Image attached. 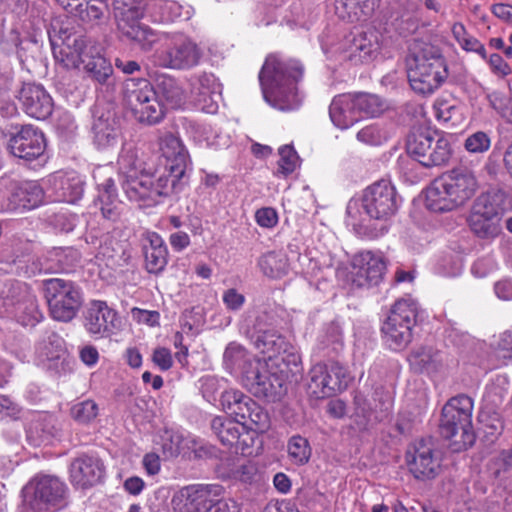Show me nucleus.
<instances>
[{
	"label": "nucleus",
	"instance_id": "30",
	"mask_svg": "<svg viewBox=\"0 0 512 512\" xmlns=\"http://www.w3.org/2000/svg\"><path fill=\"white\" fill-rule=\"evenodd\" d=\"M83 68L87 78L95 84L106 86L107 88L114 85L113 66L110 61L101 54L97 44L95 48H93V53H90L85 60Z\"/></svg>",
	"mask_w": 512,
	"mask_h": 512
},
{
	"label": "nucleus",
	"instance_id": "19",
	"mask_svg": "<svg viewBox=\"0 0 512 512\" xmlns=\"http://www.w3.org/2000/svg\"><path fill=\"white\" fill-rule=\"evenodd\" d=\"M160 150L165 159V174L181 182L188 166V153L181 140L171 133L160 138Z\"/></svg>",
	"mask_w": 512,
	"mask_h": 512
},
{
	"label": "nucleus",
	"instance_id": "39",
	"mask_svg": "<svg viewBox=\"0 0 512 512\" xmlns=\"http://www.w3.org/2000/svg\"><path fill=\"white\" fill-rule=\"evenodd\" d=\"M471 209L500 223L506 212L505 200L500 194L483 193L476 198Z\"/></svg>",
	"mask_w": 512,
	"mask_h": 512
},
{
	"label": "nucleus",
	"instance_id": "1",
	"mask_svg": "<svg viewBox=\"0 0 512 512\" xmlns=\"http://www.w3.org/2000/svg\"><path fill=\"white\" fill-rule=\"evenodd\" d=\"M400 203L401 198L389 181H377L366 187L360 197L349 200L346 207L348 224L360 237H381L388 232Z\"/></svg>",
	"mask_w": 512,
	"mask_h": 512
},
{
	"label": "nucleus",
	"instance_id": "38",
	"mask_svg": "<svg viewBox=\"0 0 512 512\" xmlns=\"http://www.w3.org/2000/svg\"><path fill=\"white\" fill-rule=\"evenodd\" d=\"M73 10L74 12L71 15L78 17L83 23L91 26L106 23L110 15L107 3L103 2L95 4L91 1H82L81 3H76Z\"/></svg>",
	"mask_w": 512,
	"mask_h": 512
},
{
	"label": "nucleus",
	"instance_id": "16",
	"mask_svg": "<svg viewBox=\"0 0 512 512\" xmlns=\"http://www.w3.org/2000/svg\"><path fill=\"white\" fill-rule=\"evenodd\" d=\"M202 54L196 42L187 37H179L165 49L156 52L155 63L162 68L189 70L200 63Z\"/></svg>",
	"mask_w": 512,
	"mask_h": 512
},
{
	"label": "nucleus",
	"instance_id": "12",
	"mask_svg": "<svg viewBox=\"0 0 512 512\" xmlns=\"http://www.w3.org/2000/svg\"><path fill=\"white\" fill-rule=\"evenodd\" d=\"M23 495L25 503L40 512L64 505L66 485L56 476L41 475L24 487Z\"/></svg>",
	"mask_w": 512,
	"mask_h": 512
},
{
	"label": "nucleus",
	"instance_id": "40",
	"mask_svg": "<svg viewBox=\"0 0 512 512\" xmlns=\"http://www.w3.org/2000/svg\"><path fill=\"white\" fill-rule=\"evenodd\" d=\"M97 201L100 203V210L104 218L115 221L119 212L117 209V189L112 178L105 179L98 183Z\"/></svg>",
	"mask_w": 512,
	"mask_h": 512
},
{
	"label": "nucleus",
	"instance_id": "18",
	"mask_svg": "<svg viewBox=\"0 0 512 512\" xmlns=\"http://www.w3.org/2000/svg\"><path fill=\"white\" fill-rule=\"evenodd\" d=\"M17 98L23 111L32 118L45 120L53 112V99L40 84L24 83Z\"/></svg>",
	"mask_w": 512,
	"mask_h": 512
},
{
	"label": "nucleus",
	"instance_id": "48",
	"mask_svg": "<svg viewBox=\"0 0 512 512\" xmlns=\"http://www.w3.org/2000/svg\"><path fill=\"white\" fill-rule=\"evenodd\" d=\"M378 49L379 46L377 42L368 39L366 34H361L353 41L350 58L359 60L360 62H366L377 54Z\"/></svg>",
	"mask_w": 512,
	"mask_h": 512
},
{
	"label": "nucleus",
	"instance_id": "51",
	"mask_svg": "<svg viewBox=\"0 0 512 512\" xmlns=\"http://www.w3.org/2000/svg\"><path fill=\"white\" fill-rule=\"evenodd\" d=\"M242 429L247 428L254 432L264 433L270 427V418L268 413L257 403L251 407L246 416V421L241 425Z\"/></svg>",
	"mask_w": 512,
	"mask_h": 512
},
{
	"label": "nucleus",
	"instance_id": "63",
	"mask_svg": "<svg viewBox=\"0 0 512 512\" xmlns=\"http://www.w3.org/2000/svg\"><path fill=\"white\" fill-rule=\"evenodd\" d=\"M222 299L226 308L231 311H238L245 303V296L235 288L227 289L223 293Z\"/></svg>",
	"mask_w": 512,
	"mask_h": 512
},
{
	"label": "nucleus",
	"instance_id": "11",
	"mask_svg": "<svg viewBox=\"0 0 512 512\" xmlns=\"http://www.w3.org/2000/svg\"><path fill=\"white\" fill-rule=\"evenodd\" d=\"M309 378V391L318 399L344 391L352 381L347 367L337 361L314 365L309 371Z\"/></svg>",
	"mask_w": 512,
	"mask_h": 512
},
{
	"label": "nucleus",
	"instance_id": "21",
	"mask_svg": "<svg viewBox=\"0 0 512 512\" xmlns=\"http://www.w3.org/2000/svg\"><path fill=\"white\" fill-rule=\"evenodd\" d=\"M104 473V465L96 456L83 454L75 458L70 464L72 484L83 489L99 483Z\"/></svg>",
	"mask_w": 512,
	"mask_h": 512
},
{
	"label": "nucleus",
	"instance_id": "49",
	"mask_svg": "<svg viewBox=\"0 0 512 512\" xmlns=\"http://www.w3.org/2000/svg\"><path fill=\"white\" fill-rule=\"evenodd\" d=\"M287 449L289 457L295 464L303 465L311 457L309 441L301 435L292 436L288 441Z\"/></svg>",
	"mask_w": 512,
	"mask_h": 512
},
{
	"label": "nucleus",
	"instance_id": "3",
	"mask_svg": "<svg viewBox=\"0 0 512 512\" xmlns=\"http://www.w3.org/2000/svg\"><path fill=\"white\" fill-rule=\"evenodd\" d=\"M406 65L410 86L419 94H432L448 77L440 48L421 40H414L410 45Z\"/></svg>",
	"mask_w": 512,
	"mask_h": 512
},
{
	"label": "nucleus",
	"instance_id": "33",
	"mask_svg": "<svg viewBox=\"0 0 512 512\" xmlns=\"http://www.w3.org/2000/svg\"><path fill=\"white\" fill-rule=\"evenodd\" d=\"M221 405L225 412L234 417V421L241 424L246 421V416L256 402L239 390H226L221 395Z\"/></svg>",
	"mask_w": 512,
	"mask_h": 512
},
{
	"label": "nucleus",
	"instance_id": "9",
	"mask_svg": "<svg viewBox=\"0 0 512 512\" xmlns=\"http://www.w3.org/2000/svg\"><path fill=\"white\" fill-rule=\"evenodd\" d=\"M42 289L51 317L59 322L72 321L83 303L80 287L73 281L50 278L42 281Z\"/></svg>",
	"mask_w": 512,
	"mask_h": 512
},
{
	"label": "nucleus",
	"instance_id": "14",
	"mask_svg": "<svg viewBox=\"0 0 512 512\" xmlns=\"http://www.w3.org/2000/svg\"><path fill=\"white\" fill-rule=\"evenodd\" d=\"M9 137L8 150L25 162H31L43 156L46 149L44 134L32 125H11L3 131Z\"/></svg>",
	"mask_w": 512,
	"mask_h": 512
},
{
	"label": "nucleus",
	"instance_id": "32",
	"mask_svg": "<svg viewBox=\"0 0 512 512\" xmlns=\"http://www.w3.org/2000/svg\"><path fill=\"white\" fill-rule=\"evenodd\" d=\"M410 368L418 374L436 373L443 368L444 354L432 347H419L408 356Z\"/></svg>",
	"mask_w": 512,
	"mask_h": 512
},
{
	"label": "nucleus",
	"instance_id": "58",
	"mask_svg": "<svg viewBox=\"0 0 512 512\" xmlns=\"http://www.w3.org/2000/svg\"><path fill=\"white\" fill-rule=\"evenodd\" d=\"M436 117L443 122H450L457 120L459 115V107L451 104L447 100H439L435 104Z\"/></svg>",
	"mask_w": 512,
	"mask_h": 512
},
{
	"label": "nucleus",
	"instance_id": "17",
	"mask_svg": "<svg viewBox=\"0 0 512 512\" xmlns=\"http://www.w3.org/2000/svg\"><path fill=\"white\" fill-rule=\"evenodd\" d=\"M96 43L83 35H69L59 47L53 46L55 60L66 69H78L84 64Z\"/></svg>",
	"mask_w": 512,
	"mask_h": 512
},
{
	"label": "nucleus",
	"instance_id": "22",
	"mask_svg": "<svg viewBox=\"0 0 512 512\" xmlns=\"http://www.w3.org/2000/svg\"><path fill=\"white\" fill-rule=\"evenodd\" d=\"M11 195L1 208L6 211L30 210L42 203L43 190L35 181L16 183L10 181Z\"/></svg>",
	"mask_w": 512,
	"mask_h": 512
},
{
	"label": "nucleus",
	"instance_id": "36",
	"mask_svg": "<svg viewBox=\"0 0 512 512\" xmlns=\"http://www.w3.org/2000/svg\"><path fill=\"white\" fill-rule=\"evenodd\" d=\"M252 362L260 361L250 355L242 345L236 342L227 345L223 354V365L229 373H239L242 379Z\"/></svg>",
	"mask_w": 512,
	"mask_h": 512
},
{
	"label": "nucleus",
	"instance_id": "52",
	"mask_svg": "<svg viewBox=\"0 0 512 512\" xmlns=\"http://www.w3.org/2000/svg\"><path fill=\"white\" fill-rule=\"evenodd\" d=\"M279 161L276 174L288 176L296 169L299 157L292 146L285 145L279 149Z\"/></svg>",
	"mask_w": 512,
	"mask_h": 512
},
{
	"label": "nucleus",
	"instance_id": "62",
	"mask_svg": "<svg viewBox=\"0 0 512 512\" xmlns=\"http://www.w3.org/2000/svg\"><path fill=\"white\" fill-rule=\"evenodd\" d=\"M255 218L258 225L265 228H272L278 222L277 212L271 207L258 209L255 213Z\"/></svg>",
	"mask_w": 512,
	"mask_h": 512
},
{
	"label": "nucleus",
	"instance_id": "54",
	"mask_svg": "<svg viewBox=\"0 0 512 512\" xmlns=\"http://www.w3.org/2000/svg\"><path fill=\"white\" fill-rule=\"evenodd\" d=\"M98 415V405L93 400L76 403L71 408V416L77 422L87 424Z\"/></svg>",
	"mask_w": 512,
	"mask_h": 512
},
{
	"label": "nucleus",
	"instance_id": "59",
	"mask_svg": "<svg viewBox=\"0 0 512 512\" xmlns=\"http://www.w3.org/2000/svg\"><path fill=\"white\" fill-rule=\"evenodd\" d=\"M119 164L122 169L126 170V175L139 173L141 169L146 168L143 166V163L137 159L135 152L131 150L125 151L120 155Z\"/></svg>",
	"mask_w": 512,
	"mask_h": 512
},
{
	"label": "nucleus",
	"instance_id": "26",
	"mask_svg": "<svg viewBox=\"0 0 512 512\" xmlns=\"http://www.w3.org/2000/svg\"><path fill=\"white\" fill-rule=\"evenodd\" d=\"M354 266L357 270L353 275V283L358 287L377 285L385 270L383 260L370 251L363 252L356 257Z\"/></svg>",
	"mask_w": 512,
	"mask_h": 512
},
{
	"label": "nucleus",
	"instance_id": "61",
	"mask_svg": "<svg viewBox=\"0 0 512 512\" xmlns=\"http://www.w3.org/2000/svg\"><path fill=\"white\" fill-rule=\"evenodd\" d=\"M495 351L503 359H512V330L500 334Z\"/></svg>",
	"mask_w": 512,
	"mask_h": 512
},
{
	"label": "nucleus",
	"instance_id": "46",
	"mask_svg": "<svg viewBox=\"0 0 512 512\" xmlns=\"http://www.w3.org/2000/svg\"><path fill=\"white\" fill-rule=\"evenodd\" d=\"M467 221L471 231L482 239L495 238L501 232L500 223L488 219L487 216H480V213L472 209Z\"/></svg>",
	"mask_w": 512,
	"mask_h": 512
},
{
	"label": "nucleus",
	"instance_id": "57",
	"mask_svg": "<svg viewBox=\"0 0 512 512\" xmlns=\"http://www.w3.org/2000/svg\"><path fill=\"white\" fill-rule=\"evenodd\" d=\"M16 273L25 277H31L41 271L38 262L31 255L17 258L13 261Z\"/></svg>",
	"mask_w": 512,
	"mask_h": 512
},
{
	"label": "nucleus",
	"instance_id": "41",
	"mask_svg": "<svg viewBox=\"0 0 512 512\" xmlns=\"http://www.w3.org/2000/svg\"><path fill=\"white\" fill-rule=\"evenodd\" d=\"M40 355L47 361H65L66 347L64 339L53 330H46L39 342Z\"/></svg>",
	"mask_w": 512,
	"mask_h": 512
},
{
	"label": "nucleus",
	"instance_id": "37",
	"mask_svg": "<svg viewBox=\"0 0 512 512\" xmlns=\"http://www.w3.org/2000/svg\"><path fill=\"white\" fill-rule=\"evenodd\" d=\"M452 155V148L449 140L435 131L431 145L425 152L420 164L424 167L431 168L441 166L448 163Z\"/></svg>",
	"mask_w": 512,
	"mask_h": 512
},
{
	"label": "nucleus",
	"instance_id": "50",
	"mask_svg": "<svg viewBox=\"0 0 512 512\" xmlns=\"http://www.w3.org/2000/svg\"><path fill=\"white\" fill-rule=\"evenodd\" d=\"M354 405L355 416L357 418L356 423L361 429L366 430L371 424L380 420L376 415L373 417L371 405L364 395L356 394L354 397Z\"/></svg>",
	"mask_w": 512,
	"mask_h": 512
},
{
	"label": "nucleus",
	"instance_id": "23",
	"mask_svg": "<svg viewBox=\"0 0 512 512\" xmlns=\"http://www.w3.org/2000/svg\"><path fill=\"white\" fill-rule=\"evenodd\" d=\"M117 313L105 302L94 301L84 314V326L93 335L109 336L116 327Z\"/></svg>",
	"mask_w": 512,
	"mask_h": 512
},
{
	"label": "nucleus",
	"instance_id": "55",
	"mask_svg": "<svg viewBox=\"0 0 512 512\" xmlns=\"http://www.w3.org/2000/svg\"><path fill=\"white\" fill-rule=\"evenodd\" d=\"M182 435L174 432L165 431L161 436L162 452L166 458L177 457L181 452Z\"/></svg>",
	"mask_w": 512,
	"mask_h": 512
},
{
	"label": "nucleus",
	"instance_id": "24",
	"mask_svg": "<svg viewBox=\"0 0 512 512\" xmlns=\"http://www.w3.org/2000/svg\"><path fill=\"white\" fill-rule=\"evenodd\" d=\"M156 99L163 110L178 109L186 103L187 94L181 83L175 77L161 73L154 79Z\"/></svg>",
	"mask_w": 512,
	"mask_h": 512
},
{
	"label": "nucleus",
	"instance_id": "10",
	"mask_svg": "<svg viewBox=\"0 0 512 512\" xmlns=\"http://www.w3.org/2000/svg\"><path fill=\"white\" fill-rule=\"evenodd\" d=\"M416 317L417 304L414 300L400 299L394 303L381 328L384 341L391 349H403L411 342Z\"/></svg>",
	"mask_w": 512,
	"mask_h": 512
},
{
	"label": "nucleus",
	"instance_id": "8",
	"mask_svg": "<svg viewBox=\"0 0 512 512\" xmlns=\"http://www.w3.org/2000/svg\"><path fill=\"white\" fill-rule=\"evenodd\" d=\"M123 99L140 123L154 125L165 115L156 99L155 87L148 79L131 77L123 83Z\"/></svg>",
	"mask_w": 512,
	"mask_h": 512
},
{
	"label": "nucleus",
	"instance_id": "7",
	"mask_svg": "<svg viewBox=\"0 0 512 512\" xmlns=\"http://www.w3.org/2000/svg\"><path fill=\"white\" fill-rule=\"evenodd\" d=\"M122 189L131 201L146 205L159 203L160 198L168 197L182 189L181 182L157 169L143 168L139 173L125 175Z\"/></svg>",
	"mask_w": 512,
	"mask_h": 512
},
{
	"label": "nucleus",
	"instance_id": "27",
	"mask_svg": "<svg viewBox=\"0 0 512 512\" xmlns=\"http://www.w3.org/2000/svg\"><path fill=\"white\" fill-rule=\"evenodd\" d=\"M142 250L146 270L152 274L162 272L168 262V250L161 236L156 232H145L142 235Z\"/></svg>",
	"mask_w": 512,
	"mask_h": 512
},
{
	"label": "nucleus",
	"instance_id": "64",
	"mask_svg": "<svg viewBox=\"0 0 512 512\" xmlns=\"http://www.w3.org/2000/svg\"><path fill=\"white\" fill-rule=\"evenodd\" d=\"M152 361L163 371L169 370L173 365L171 352L164 347H158L154 350Z\"/></svg>",
	"mask_w": 512,
	"mask_h": 512
},
{
	"label": "nucleus",
	"instance_id": "56",
	"mask_svg": "<svg viewBox=\"0 0 512 512\" xmlns=\"http://www.w3.org/2000/svg\"><path fill=\"white\" fill-rule=\"evenodd\" d=\"M490 145V137L482 131L469 135L464 143L465 149L470 153H484L490 148Z\"/></svg>",
	"mask_w": 512,
	"mask_h": 512
},
{
	"label": "nucleus",
	"instance_id": "31",
	"mask_svg": "<svg viewBox=\"0 0 512 512\" xmlns=\"http://www.w3.org/2000/svg\"><path fill=\"white\" fill-rule=\"evenodd\" d=\"M329 115L333 124L340 129H347L359 121L352 93L335 96L329 107Z\"/></svg>",
	"mask_w": 512,
	"mask_h": 512
},
{
	"label": "nucleus",
	"instance_id": "60",
	"mask_svg": "<svg viewBox=\"0 0 512 512\" xmlns=\"http://www.w3.org/2000/svg\"><path fill=\"white\" fill-rule=\"evenodd\" d=\"M497 268L495 260L491 256L479 258L472 265L471 271L477 277H486Z\"/></svg>",
	"mask_w": 512,
	"mask_h": 512
},
{
	"label": "nucleus",
	"instance_id": "47",
	"mask_svg": "<svg viewBox=\"0 0 512 512\" xmlns=\"http://www.w3.org/2000/svg\"><path fill=\"white\" fill-rule=\"evenodd\" d=\"M258 265L261 271L270 278H281L288 272V259L280 252H268L260 257Z\"/></svg>",
	"mask_w": 512,
	"mask_h": 512
},
{
	"label": "nucleus",
	"instance_id": "53",
	"mask_svg": "<svg viewBox=\"0 0 512 512\" xmlns=\"http://www.w3.org/2000/svg\"><path fill=\"white\" fill-rule=\"evenodd\" d=\"M487 468L494 477H499L501 473L512 469V447L502 450L493 455L488 463Z\"/></svg>",
	"mask_w": 512,
	"mask_h": 512
},
{
	"label": "nucleus",
	"instance_id": "42",
	"mask_svg": "<svg viewBox=\"0 0 512 512\" xmlns=\"http://www.w3.org/2000/svg\"><path fill=\"white\" fill-rule=\"evenodd\" d=\"M210 427L219 441L224 446L231 448L238 441L239 431L242 429L241 424L224 416L214 417L211 420Z\"/></svg>",
	"mask_w": 512,
	"mask_h": 512
},
{
	"label": "nucleus",
	"instance_id": "29",
	"mask_svg": "<svg viewBox=\"0 0 512 512\" xmlns=\"http://www.w3.org/2000/svg\"><path fill=\"white\" fill-rule=\"evenodd\" d=\"M32 292L25 282L5 279L0 282V316L9 317Z\"/></svg>",
	"mask_w": 512,
	"mask_h": 512
},
{
	"label": "nucleus",
	"instance_id": "4",
	"mask_svg": "<svg viewBox=\"0 0 512 512\" xmlns=\"http://www.w3.org/2000/svg\"><path fill=\"white\" fill-rule=\"evenodd\" d=\"M478 188L474 174L467 169H454L435 179L426 190V207L436 213L463 206Z\"/></svg>",
	"mask_w": 512,
	"mask_h": 512
},
{
	"label": "nucleus",
	"instance_id": "44",
	"mask_svg": "<svg viewBox=\"0 0 512 512\" xmlns=\"http://www.w3.org/2000/svg\"><path fill=\"white\" fill-rule=\"evenodd\" d=\"M352 96L356 104L359 118L363 116L377 117L387 108L385 100L376 94L359 92L352 94Z\"/></svg>",
	"mask_w": 512,
	"mask_h": 512
},
{
	"label": "nucleus",
	"instance_id": "2",
	"mask_svg": "<svg viewBox=\"0 0 512 512\" xmlns=\"http://www.w3.org/2000/svg\"><path fill=\"white\" fill-rule=\"evenodd\" d=\"M304 73V65L299 60L268 55L258 76L264 100L280 111L298 109L304 98L299 89Z\"/></svg>",
	"mask_w": 512,
	"mask_h": 512
},
{
	"label": "nucleus",
	"instance_id": "34",
	"mask_svg": "<svg viewBox=\"0 0 512 512\" xmlns=\"http://www.w3.org/2000/svg\"><path fill=\"white\" fill-rule=\"evenodd\" d=\"M51 182L57 201L75 203L83 195L84 184L78 176L57 175L52 178Z\"/></svg>",
	"mask_w": 512,
	"mask_h": 512
},
{
	"label": "nucleus",
	"instance_id": "13",
	"mask_svg": "<svg viewBox=\"0 0 512 512\" xmlns=\"http://www.w3.org/2000/svg\"><path fill=\"white\" fill-rule=\"evenodd\" d=\"M406 462L410 473L418 480L437 477L441 470V458L433 438H420L409 445Z\"/></svg>",
	"mask_w": 512,
	"mask_h": 512
},
{
	"label": "nucleus",
	"instance_id": "35",
	"mask_svg": "<svg viewBox=\"0 0 512 512\" xmlns=\"http://www.w3.org/2000/svg\"><path fill=\"white\" fill-rule=\"evenodd\" d=\"M261 317L257 318L255 329L257 336L255 339L256 348L263 354H267L269 358L279 355L282 351H286L287 343L285 338L277 331L272 329H264L260 324Z\"/></svg>",
	"mask_w": 512,
	"mask_h": 512
},
{
	"label": "nucleus",
	"instance_id": "43",
	"mask_svg": "<svg viewBox=\"0 0 512 512\" xmlns=\"http://www.w3.org/2000/svg\"><path fill=\"white\" fill-rule=\"evenodd\" d=\"M9 317L14 318L22 326L30 327H34L42 320L43 314L39 309L38 301L33 291Z\"/></svg>",
	"mask_w": 512,
	"mask_h": 512
},
{
	"label": "nucleus",
	"instance_id": "20",
	"mask_svg": "<svg viewBox=\"0 0 512 512\" xmlns=\"http://www.w3.org/2000/svg\"><path fill=\"white\" fill-rule=\"evenodd\" d=\"M143 9H134L123 15V19L114 18L118 30L128 39L140 45L144 51L150 50L157 41L156 33L148 26L141 25Z\"/></svg>",
	"mask_w": 512,
	"mask_h": 512
},
{
	"label": "nucleus",
	"instance_id": "25",
	"mask_svg": "<svg viewBox=\"0 0 512 512\" xmlns=\"http://www.w3.org/2000/svg\"><path fill=\"white\" fill-rule=\"evenodd\" d=\"M91 131L98 148L114 146L120 134L119 120L111 110L96 111Z\"/></svg>",
	"mask_w": 512,
	"mask_h": 512
},
{
	"label": "nucleus",
	"instance_id": "45",
	"mask_svg": "<svg viewBox=\"0 0 512 512\" xmlns=\"http://www.w3.org/2000/svg\"><path fill=\"white\" fill-rule=\"evenodd\" d=\"M435 131L428 129H417L408 134L406 141V151L409 156L420 163L425 152L431 145L432 137Z\"/></svg>",
	"mask_w": 512,
	"mask_h": 512
},
{
	"label": "nucleus",
	"instance_id": "5",
	"mask_svg": "<svg viewBox=\"0 0 512 512\" xmlns=\"http://www.w3.org/2000/svg\"><path fill=\"white\" fill-rule=\"evenodd\" d=\"M472 411L473 400L464 394L452 397L442 408L439 431L443 438L450 441L452 452L465 451L475 443Z\"/></svg>",
	"mask_w": 512,
	"mask_h": 512
},
{
	"label": "nucleus",
	"instance_id": "6",
	"mask_svg": "<svg viewBox=\"0 0 512 512\" xmlns=\"http://www.w3.org/2000/svg\"><path fill=\"white\" fill-rule=\"evenodd\" d=\"M175 512H239L236 501L225 497L219 484H190L176 491L171 499Z\"/></svg>",
	"mask_w": 512,
	"mask_h": 512
},
{
	"label": "nucleus",
	"instance_id": "28",
	"mask_svg": "<svg viewBox=\"0 0 512 512\" xmlns=\"http://www.w3.org/2000/svg\"><path fill=\"white\" fill-rule=\"evenodd\" d=\"M191 94L197 105L206 113H215L218 104L214 99L216 95V79L213 74L206 72L193 75L190 78Z\"/></svg>",
	"mask_w": 512,
	"mask_h": 512
},
{
	"label": "nucleus",
	"instance_id": "15",
	"mask_svg": "<svg viewBox=\"0 0 512 512\" xmlns=\"http://www.w3.org/2000/svg\"><path fill=\"white\" fill-rule=\"evenodd\" d=\"M241 381L257 398L274 402L285 394L283 377L271 373L261 361L249 364Z\"/></svg>",
	"mask_w": 512,
	"mask_h": 512
}]
</instances>
